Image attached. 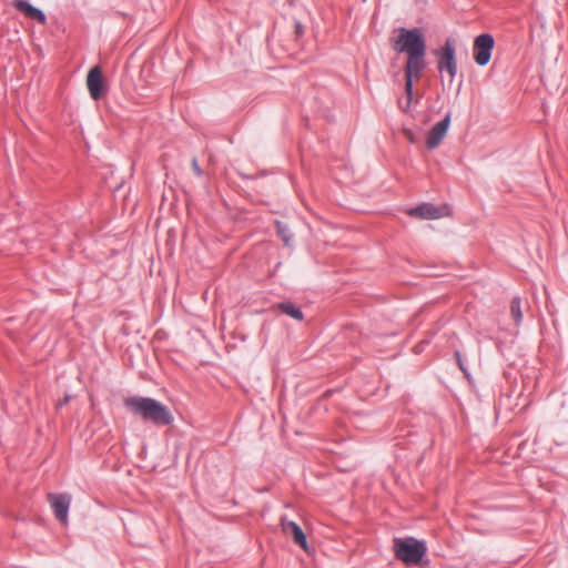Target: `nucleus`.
Instances as JSON below:
<instances>
[{"label":"nucleus","instance_id":"obj_8","mask_svg":"<svg viewBox=\"0 0 568 568\" xmlns=\"http://www.w3.org/2000/svg\"><path fill=\"white\" fill-rule=\"evenodd\" d=\"M452 114L448 112L445 118L437 122L428 132L426 145L429 150L436 149L445 138L450 125Z\"/></svg>","mask_w":568,"mask_h":568},{"label":"nucleus","instance_id":"obj_17","mask_svg":"<svg viewBox=\"0 0 568 568\" xmlns=\"http://www.w3.org/2000/svg\"><path fill=\"white\" fill-rule=\"evenodd\" d=\"M192 168H193L194 173H195L197 176H201V175L203 174V171H202V169L200 168V165H199V163H197L196 158H193V159H192Z\"/></svg>","mask_w":568,"mask_h":568},{"label":"nucleus","instance_id":"obj_5","mask_svg":"<svg viewBox=\"0 0 568 568\" xmlns=\"http://www.w3.org/2000/svg\"><path fill=\"white\" fill-rule=\"evenodd\" d=\"M435 54L438 58V71H446L453 81L457 73L455 41L452 38L446 39L444 45L436 50Z\"/></svg>","mask_w":568,"mask_h":568},{"label":"nucleus","instance_id":"obj_1","mask_svg":"<svg viewBox=\"0 0 568 568\" xmlns=\"http://www.w3.org/2000/svg\"><path fill=\"white\" fill-rule=\"evenodd\" d=\"M125 408L134 416L154 426H169L174 422L170 408L152 397L132 396L124 400Z\"/></svg>","mask_w":568,"mask_h":568},{"label":"nucleus","instance_id":"obj_16","mask_svg":"<svg viewBox=\"0 0 568 568\" xmlns=\"http://www.w3.org/2000/svg\"><path fill=\"white\" fill-rule=\"evenodd\" d=\"M454 357L456 359V363H457L459 369L464 373L465 377L468 381H470V373H469L468 368L465 365V362H464L462 353L459 351H455Z\"/></svg>","mask_w":568,"mask_h":568},{"label":"nucleus","instance_id":"obj_14","mask_svg":"<svg viewBox=\"0 0 568 568\" xmlns=\"http://www.w3.org/2000/svg\"><path fill=\"white\" fill-rule=\"evenodd\" d=\"M523 301L519 296L513 297L510 302V315L515 321V324L518 326L523 322Z\"/></svg>","mask_w":568,"mask_h":568},{"label":"nucleus","instance_id":"obj_12","mask_svg":"<svg viewBox=\"0 0 568 568\" xmlns=\"http://www.w3.org/2000/svg\"><path fill=\"white\" fill-rule=\"evenodd\" d=\"M408 214L424 220L439 219L444 215L443 207L436 206L432 203H422L418 206L410 209Z\"/></svg>","mask_w":568,"mask_h":568},{"label":"nucleus","instance_id":"obj_13","mask_svg":"<svg viewBox=\"0 0 568 568\" xmlns=\"http://www.w3.org/2000/svg\"><path fill=\"white\" fill-rule=\"evenodd\" d=\"M277 308L286 314L287 316L296 320V321H303L304 318V315H303V312L301 310V307H298L297 305H295L294 303L290 302V301H284V302H281L278 305H277Z\"/></svg>","mask_w":568,"mask_h":568},{"label":"nucleus","instance_id":"obj_4","mask_svg":"<svg viewBox=\"0 0 568 568\" xmlns=\"http://www.w3.org/2000/svg\"><path fill=\"white\" fill-rule=\"evenodd\" d=\"M426 68L425 54L407 55L405 64V95L406 106L404 110L410 106L413 94H414V80H418Z\"/></svg>","mask_w":568,"mask_h":568},{"label":"nucleus","instance_id":"obj_7","mask_svg":"<svg viewBox=\"0 0 568 568\" xmlns=\"http://www.w3.org/2000/svg\"><path fill=\"white\" fill-rule=\"evenodd\" d=\"M48 499L53 509L55 518L60 523L67 524L71 496L68 494H49Z\"/></svg>","mask_w":568,"mask_h":568},{"label":"nucleus","instance_id":"obj_11","mask_svg":"<svg viewBox=\"0 0 568 568\" xmlns=\"http://www.w3.org/2000/svg\"><path fill=\"white\" fill-rule=\"evenodd\" d=\"M12 6L16 10L22 12L26 17L33 21H37L41 24L47 22L44 12L26 0H14Z\"/></svg>","mask_w":568,"mask_h":568},{"label":"nucleus","instance_id":"obj_19","mask_svg":"<svg viewBox=\"0 0 568 568\" xmlns=\"http://www.w3.org/2000/svg\"><path fill=\"white\" fill-rule=\"evenodd\" d=\"M296 33L297 34H302L303 33V29H302L301 23H296Z\"/></svg>","mask_w":568,"mask_h":568},{"label":"nucleus","instance_id":"obj_15","mask_svg":"<svg viewBox=\"0 0 568 568\" xmlns=\"http://www.w3.org/2000/svg\"><path fill=\"white\" fill-rule=\"evenodd\" d=\"M277 235L281 237L285 246L292 245L293 233L291 232L287 224L276 221L275 222Z\"/></svg>","mask_w":568,"mask_h":568},{"label":"nucleus","instance_id":"obj_6","mask_svg":"<svg viewBox=\"0 0 568 568\" xmlns=\"http://www.w3.org/2000/svg\"><path fill=\"white\" fill-rule=\"evenodd\" d=\"M495 45V39L490 33H483L474 40V60L479 67L488 64Z\"/></svg>","mask_w":568,"mask_h":568},{"label":"nucleus","instance_id":"obj_9","mask_svg":"<svg viewBox=\"0 0 568 568\" xmlns=\"http://www.w3.org/2000/svg\"><path fill=\"white\" fill-rule=\"evenodd\" d=\"M87 87L93 100H99L104 94V78L100 67L97 65L88 72Z\"/></svg>","mask_w":568,"mask_h":568},{"label":"nucleus","instance_id":"obj_18","mask_svg":"<svg viewBox=\"0 0 568 568\" xmlns=\"http://www.w3.org/2000/svg\"><path fill=\"white\" fill-rule=\"evenodd\" d=\"M71 399V396L65 395L62 399L58 402V408H61L62 406L67 405Z\"/></svg>","mask_w":568,"mask_h":568},{"label":"nucleus","instance_id":"obj_2","mask_svg":"<svg viewBox=\"0 0 568 568\" xmlns=\"http://www.w3.org/2000/svg\"><path fill=\"white\" fill-rule=\"evenodd\" d=\"M393 49L399 53H407V55L425 54L426 40L422 29L413 28L399 29V36L393 44Z\"/></svg>","mask_w":568,"mask_h":568},{"label":"nucleus","instance_id":"obj_10","mask_svg":"<svg viewBox=\"0 0 568 568\" xmlns=\"http://www.w3.org/2000/svg\"><path fill=\"white\" fill-rule=\"evenodd\" d=\"M281 527L285 534H291L294 542L307 550V539L303 529L295 521L288 520L286 517L281 519Z\"/></svg>","mask_w":568,"mask_h":568},{"label":"nucleus","instance_id":"obj_3","mask_svg":"<svg viewBox=\"0 0 568 568\" xmlns=\"http://www.w3.org/2000/svg\"><path fill=\"white\" fill-rule=\"evenodd\" d=\"M394 550L398 559L405 564H418L426 554V545L424 541L414 537L396 538L394 540Z\"/></svg>","mask_w":568,"mask_h":568}]
</instances>
